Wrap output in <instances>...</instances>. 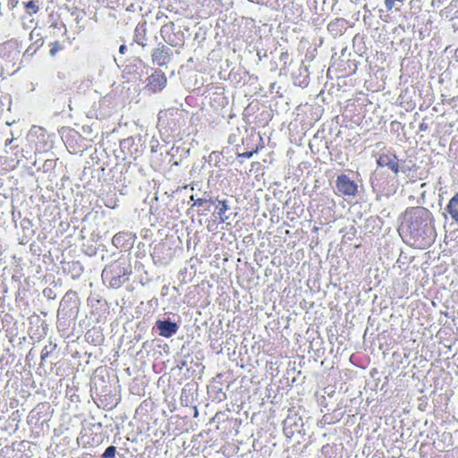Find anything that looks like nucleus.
<instances>
[{"mask_svg":"<svg viewBox=\"0 0 458 458\" xmlns=\"http://www.w3.org/2000/svg\"><path fill=\"white\" fill-rule=\"evenodd\" d=\"M25 8L27 10H32L33 13H37L38 12V6L37 5L36 2L33 0H30L25 4Z\"/></svg>","mask_w":458,"mask_h":458,"instance_id":"obj_13","label":"nucleus"},{"mask_svg":"<svg viewBox=\"0 0 458 458\" xmlns=\"http://www.w3.org/2000/svg\"><path fill=\"white\" fill-rule=\"evenodd\" d=\"M377 163L379 166L388 167L394 174H398L400 170L397 157L391 151L381 153L377 159Z\"/></svg>","mask_w":458,"mask_h":458,"instance_id":"obj_6","label":"nucleus"},{"mask_svg":"<svg viewBox=\"0 0 458 458\" xmlns=\"http://www.w3.org/2000/svg\"><path fill=\"white\" fill-rule=\"evenodd\" d=\"M335 24H336V22H330V23L328 24V30H332Z\"/></svg>","mask_w":458,"mask_h":458,"instance_id":"obj_19","label":"nucleus"},{"mask_svg":"<svg viewBox=\"0 0 458 458\" xmlns=\"http://www.w3.org/2000/svg\"><path fill=\"white\" fill-rule=\"evenodd\" d=\"M131 274V268L124 260H116L106 266L102 271V278L114 289L120 288Z\"/></svg>","mask_w":458,"mask_h":458,"instance_id":"obj_2","label":"nucleus"},{"mask_svg":"<svg viewBox=\"0 0 458 458\" xmlns=\"http://www.w3.org/2000/svg\"><path fill=\"white\" fill-rule=\"evenodd\" d=\"M172 57L173 51L164 44H159L152 50V63L157 66L167 65L171 62Z\"/></svg>","mask_w":458,"mask_h":458,"instance_id":"obj_4","label":"nucleus"},{"mask_svg":"<svg viewBox=\"0 0 458 458\" xmlns=\"http://www.w3.org/2000/svg\"><path fill=\"white\" fill-rule=\"evenodd\" d=\"M445 209L449 213L451 218L455 223H458V192L450 199Z\"/></svg>","mask_w":458,"mask_h":458,"instance_id":"obj_10","label":"nucleus"},{"mask_svg":"<svg viewBox=\"0 0 458 458\" xmlns=\"http://www.w3.org/2000/svg\"><path fill=\"white\" fill-rule=\"evenodd\" d=\"M402 1L403 0H385V5H386V10L391 11L394 6L395 2H402Z\"/></svg>","mask_w":458,"mask_h":458,"instance_id":"obj_16","label":"nucleus"},{"mask_svg":"<svg viewBox=\"0 0 458 458\" xmlns=\"http://www.w3.org/2000/svg\"><path fill=\"white\" fill-rule=\"evenodd\" d=\"M335 186L337 193L340 195L355 196L358 193V186L356 182L349 178L346 174L338 175Z\"/></svg>","mask_w":458,"mask_h":458,"instance_id":"obj_3","label":"nucleus"},{"mask_svg":"<svg viewBox=\"0 0 458 458\" xmlns=\"http://www.w3.org/2000/svg\"><path fill=\"white\" fill-rule=\"evenodd\" d=\"M115 454L116 448L114 445H110L105 450L102 456L103 458H114L115 456Z\"/></svg>","mask_w":458,"mask_h":458,"instance_id":"obj_12","label":"nucleus"},{"mask_svg":"<svg viewBox=\"0 0 458 458\" xmlns=\"http://www.w3.org/2000/svg\"><path fill=\"white\" fill-rule=\"evenodd\" d=\"M174 29V23L173 21L164 24L160 29V35L162 38L171 46H175L174 39L171 38V32Z\"/></svg>","mask_w":458,"mask_h":458,"instance_id":"obj_9","label":"nucleus"},{"mask_svg":"<svg viewBox=\"0 0 458 458\" xmlns=\"http://www.w3.org/2000/svg\"><path fill=\"white\" fill-rule=\"evenodd\" d=\"M259 150V147H256L253 150L251 151H246V152H243V153H240L238 154V157H244V158H250L255 153H258Z\"/></svg>","mask_w":458,"mask_h":458,"instance_id":"obj_14","label":"nucleus"},{"mask_svg":"<svg viewBox=\"0 0 458 458\" xmlns=\"http://www.w3.org/2000/svg\"><path fill=\"white\" fill-rule=\"evenodd\" d=\"M433 218L428 209L411 207L405 210L403 229L408 243L413 248L424 250L434 242Z\"/></svg>","mask_w":458,"mask_h":458,"instance_id":"obj_1","label":"nucleus"},{"mask_svg":"<svg viewBox=\"0 0 458 458\" xmlns=\"http://www.w3.org/2000/svg\"><path fill=\"white\" fill-rule=\"evenodd\" d=\"M30 49H31V46L28 47V49L26 50V52H29Z\"/></svg>","mask_w":458,"mask_h":458,"instance_id":"obj_20","label":"nucleus"},{"mask_svg":"<svg viewBox=\"0 0 458 458\" xmlns=\"http://www.w3.org/2000/svg\"><path fill=\"white\" fill-rule=\"evenodd\" d=\"M208 202L211 203V204L214 203V201L211 199H207L199 198V199L194 200V206L200 207L203 204L208 203Z\"/></svg>","mask_w":458,"mask_h":458,"instance_id":"obj_15","label":"nucleus"},{"mask_svg":"<svg viewBox=\"0 0 458 458\" xmlns=\"http://www.w3.org/2000/svg\"><path fill=\"white\" fill-rule=\"evenodd\" d=\"M126 51H127V47L125 45L120 46V47H119L120 54L124 55L126 53Z\"/></svg>","mask_w":458,"mask_h":458,"instance_id":"obj_17","label":"nucleus"},{"mask_svg":"<svg viewBox=\"0 0 458 458\" xmlns=\"http://www.w3.org/2000/svg\"><path fill=\"white\" fill-rule=\"evenodd\" d=\"M167 84V78L161 70H156L148 78L147 89L152 93L162 91Z\"/></svg>","mask_w":458,"mask_h":458,"instance_id":"obj_5","label":"nucleus"},{"mask_svg":"<svg viewBox=\"0 0 458 458\" xmlns=\"http://www.w3.org/2000/svg\"><path fill=\"white\" fill-rule=\"evenodd\" d=\"M230 209L228 200L223 199L218 200L216 206V215L220 223H225L229 216L225 215V213Z\"/></svg>","mask_w":458,"mask_h":458,"instance_id":"obj_8","label":"nucleus"},{"mask_svg":"<svg viewBox=\"0 0 458 458\" xmlns=\"http://www.w3.org/2000/svg\"><path fill=\"white\" fill-rule=\"evenodd\" d=\"M288 57H289V55L286 51L282 52L280 55V60H286V59H288Z\"/></svg>","mask_w":458,"mask_h":458,"instance_id":"obj_18","label":"nucleus"},{"mask_svg":"<svg viewBox=\"0 0 458 458\" xmlns=\"http://www.w3.org/2000/svg\"><path fill=\"white\" fill-rule=\"evenodd\" d=\"M156 325L159 330V335L165 338L171 337L178 330L177 324L169 320H158Z\"/></svg>","mask_w":458,"mask_h":458,"instance_id":"obj_7","label":"nucleus"},{"mask_svg":"<svg viewBox=\"0 0 458 458\" xmlns=\"http://www.w3.org/2000/svg\"><path fill=\"white\" fill-rule=\"evenodd\" d=\"M49 54L51 56H55L59 51L64 49L63 45L59 41H55L49 45Z\"/></svg>","mask_w":458,"mask_h":458,"instance_id":"obj_11","label":"nucleus"}]
</instances>
